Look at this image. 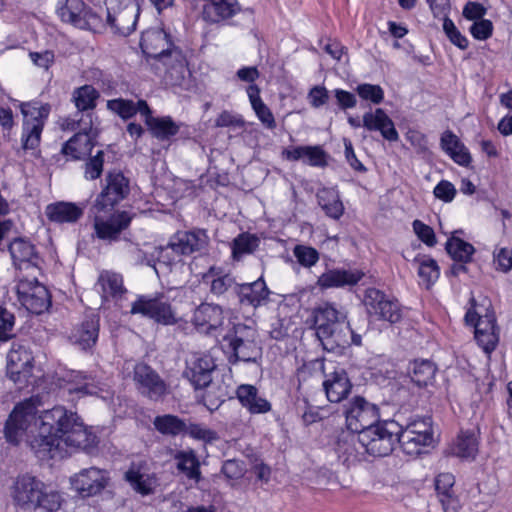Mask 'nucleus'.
I'll list each match as a JSON object with an SVG mask.
<instances>
[{"label":"nucleus","mask_w":512,"mask_h":512,"mask_svg":"<svg viewBox=\"0 0 512 512\" xmlns=\"http://www.w3.org/2000/svg\"><path fill=\"white\" fill-rule=\"evenodd\" d=\"M5 436L13 444L25 440L40 460L63 458L74 449L90 452L97 443L75 412L55 406L38 415L35 398L15 406L6 422Z\"/></svg>","instance_id":"nucleus-1"},{"label":"nucleus","mask_w":512,"mask_h":512,"mask_svg":"<svg viewBox=\"0 0 512 512\" xmlns=\"http://www.w3.org/2000/svg\"><path fill=\"white\" fill-rule=\"evenodd\" d=\"M312 314L317 338L326 351L340 353L351 345H361L362 337L350 327L344 309L327 302L316 307Z\"/></svg>","instance_id":"nucleus-2"},{"label":"nucleus","mask_w":512,"mask_h":512,"mask_svg":"<svg viewBox=\"0 0 512 512\" xmlns=\"http://www.w3.org/2000/svg\"><path fill=\"white\" fill-rule=\"evenodd\" d=\"M467 325L474 327V339L486 355H490L497 347L500 329L490 304H476L472 299L471 307L465 314Z\"/></svg>","instance_id":"nucleus-3"},{"label":"nucleus","mask_w":512,"mask_h":512,"mask_svg":"<svg viewBox=\"0 0 512 512\" xmlns=\"http://www.w3.org/2000/svg\"><path fill=\"white\" fill-rule=\"evenodd\" d=\"M397 442L409 456H418L435 444L432 418L429 416L411 417L406 425L396 428Z\"/></svg>","instance_id":"nucleus-4"},{"label":"nucleus","mask_w":512,"mask_h":512,"mask_svg":"<svg viewBox=\"0 0 512 512\" xmlns=\"http://www.w3.org/2000/svg\"><path fill=\"white\" fill-rule=\"evenodd\" d=\"M209 241L205 230L178 231L169 240L166 247L161 248L159 263L172 266L180 262L181 255H190L204 249Z\"/></svg>","instance_id":"nucleus-5"},{"label":"nucleus","mask_w":512,"mask_h":512,"mask_svg":"<svg viewBox=\"0 0 512 512\" xmlns=\"http://www.w3.org/2000/svg\"><path fill=\"white\" fill-rule=\"evenodd\" d=\"M396 428L394 422H378L358 435L360 448L374 457L389 455L397 443Z\"/></svg>","instance_id":"nucleus-6"},{"label":"nucleus","mask_w":512,"mask_h":512,"mask_svg":"<svg viewBox=\"0 0 512 512\" xmlns=\"http://www.w3.org/2000/svg\"><path fill=\"white\" fill-rule=\"evenodd\" d=\"M20 109L24 117L22 147L25 150H32L40 143L43 127L50 113V106L38 102H28L21 103Z\"/></svg>","instance_id":"nucleus-7"},{"label":"nucleus","mask_w":512,"mask_h":512,"mask_svg":"<svg viewBox=\"0 0 512 512\" xmlns=\"http://www.w3.org/2000/svg\"><path fill=\"white\" fill-rule=\"evenodd\" d=\"M254 329L239 324L234 327V332L223 337L222 346L232 353L236 360L251 362L261 354V348L255 340Z\"/></svg>","instance_id":"nucleus-8"},{"label":"nucleus","mask_w":512,"mask_h":512,"mask_svg":"<svg viewBox=\"0 0 512 512\" xmlns=\"http://www.w3.org/2000/svg\"><path fill=\"white\" fill-rule=\"evenodd\" d=\"M131 314H140L162 325L177 323L178 317L164 294L140 295L132 303Z\"/></svg>","instance_id":"nucleus-9"},{"label":"nucleus","mask_w":512,"mask_h":512,"mask_svg":"<svg viewBox=\"0 0 512 512\" xmlns=\"http://www.w3.org/2000/svg\"><path fill=\"white\" fill-rule=\"evenodd\" d=\"M166 85L184 86L191 76L186 56L178 47L162 55L153 63Z\"/></svg>","instance_id":"nucleus-10"},{"label":"nucleus","mask_w":512,"mask_h":512,"mask_svg":"<svg viewBox=\"0 0 512 512\" xmlns=\"http://www.w3.org/2000/svg\"><path fill=\"white\" fill-rule=\"evenodd\" d=\"M130 193V181L120 171H110L106 174L102 190L97 196L94 208L98 211L111 210L124 200Z\"/></svg>","instance_id":"nucleus-11"},{"label":"nucleus","mask_w":512,"mask_h":512,"mask_svg":"<svg viewBox=\"0 0 512 512\" xmlns=\"http://www.w3.org/2000/svg\"><path fill=\"white\" fill-rule=\"evenodd\" d=\"M379 418L378 407L360 396L354 397L345 410L347 429L358 435L377 424Z\"/></svg>","instance_id":"nucleus-12"},{"label":"nucleus","mask_w":512,"mask_h":512,"mask_svg":"<svg viewBox=\"0 0 512 512\" xmlns=\"http://www.w3.org/2000/svg\"><path fill=\"white\" fill-rule=\"evenodd\" d=\"M110 472L98 467L81 469L70 477L72 490L83 498L101 494L110 484Z\"/></svg>","instance_id":"nucleus-13"},{"label":"nucleus","mask_w":512,"mask_h":512,"mask_svg":"<svg viewBox=\"0 0 512 512\" xmlns=\"http://www.w3.org/2000/svg\"><path fill=\"white\" fill-rule=\"evenodd\" d=\"M45 483L30 474L19 475L9 487V495L13 503L23 510L33 511L39 504Z\"/></svg>","instance_id":"nucleus-14"},{"label":"nucleus","mask_w":512,"mask_h":512,"mask_svg":"<svg viewBox=\"0 0 512 512\" xmlns=\"http://www.w3.org/2000/svg\"><path fill=\"white\" fill-rule=\"evenodd\" d=\"M56 13L63 22L79 29L96 30L101 23L100 17L82 0H59Z\"/></svg>","instance_id":"nucleus-15"},{"label":"nucleus","mask_w":512,"mask_h":512,"mask_svg":"<svg viewBox=\"0 0 512 512\" xmlns=\"http://www.w3.org/2000/svg\"><path fill=\"white\" fill-rule=\"evenodd\" d=\"M18 301L29 312L41 314L51 305L47 288L33 279H20L15 286Z\"/></svg>","instance_id":"nucleus-16"},{"label":"nucleus","mask_w":512,"mask_h":512,"mask_svg":"<svg viewBox=\"0 0 512 512\" xmlns=\"http://www.w3.org/2000/svg\"><path fill=\"white\" fill-rule=\"evenodd\" d=\"M364 305L367 313L376 320L396 323L402 317L399 303L375 288L366 290Z\"/></svg>","instance_id":"nucleus-17"},{"label":"nucleus","mask_w":512,"mask_h":512,"mask_svg":"<svg viewBox=\"0 0 512 512\" xmlns=\"http://www.w3.org/2000/svg\"><path fill=\"white\" fill-rule=\"evenodd\" d=\"M33 357L31 352L20 343H13L7 354V375L20 385L31 376Z\"/></svg>","instance_id":"nucleus-18"},{"label":"nucleus","mask_w":512,"mask_h":512,"mask_svg":"<svg viewBox=\"0 0 512 512\" xmlns=\"http://www.w3.org/2000/svg\"><path fill=\"white\" fill-rule=\"evenodd\" d=\"M213 358L202 352L192 353L186 360L185 375L196 389L208 386L212 381L215 369Z\"/></svg>","instance_id":"nucleus-19"},{"label":"nucleus","mask_w":512,"mask_h":512,"mask_svg":"<svg viewBox=\"0 0 512 512\" xmlns=\"http://www.w3.org/2000/svg\"><path fill=\"white\" fill-rule=\"evenodd\" d=\"M364 277V272L357 268H333L323 272L317 279L316 285L322 289L344 288L355 286Z\"/></svg>","instance_id":"nucleus-20"},{"label":"nucleus","mask_w":512,"mask_h":512,"mask_svg":"<svg viewBox=\"0 0 512 512\" xmlns=\"http://www.w3.org/2000/svg\"><path fill=\"white\" fill-rule=\"evenodd\" d=\"M131 220L132 216L126 211H117L107 219L101 215H95L94 230L100 239L115 240L121 231L130 225Z\"/></svg>","instance_id":"nucleus-21"},{"label":"nucleus","mask_w":512,"mask_h":512,"mask_svg":"<svg viewBox=\"0 0 512 512\" xmlns=\"http://www.w3.org/2000/svg\"><path fill=\"white\" fill-rule=\"evenodd\" d=\"M134 376L138 389L151 399H158L166 391L165 383L160 379L158 374L148 365L138 363L133 366Z\"/></svg>","instance_id":"nucleus-22"},{"label":"nucleus","mask_w":512,"mask_h":512,"mask_svg":"<svg viewBox=\"0 0 512 512\" xmlns=\"http://www.w3.org/2000/svg\"><path fill=\"white\" fill-rule=\"evenodd\" d=\"M363 127L368 131H378L389 142H396L399 139V133L393 120L382 108L365 112L363 114Z\"/></svg>","instance_id":"nucleus-23"},{"label":"nucleus","mask_w":512,"mask_h":512,"mask_svg":"<svg viewBox=\"0 0 512 512\" xmlns=\"http://www.w3.org/2000/svg\"><path fill=\"white\" fill-rule=\"evenodd\" d=\"M9 252L17 269L35 270L39 268L40 257L30 241L24 238L13 240L9 245Z\"/></svg>","instance_id":"nucleus-24"},{"label":"nucleus","mask_w":512,"mask_h":512,"mask_svg":"<svg viewBox=\"0 0 512 512\" xmlns=\"http://www.w3.org/2000/svg\"><path fill=\"white\" fill-rule=\"evenodd\" d=\"M140 46L143 53L156 62L175 47L169 35L162 29H149L142 33Z\"/></svg>","instance_id":"nucleus-25"},{"label":"nucleus","mask_w":512,"mask_h":512,"mask_svg":"<svg viewBox=\"0 0 512 512\" xmlns=\"http://www.w3.org/2000/svg\"><path fill=\"white\" fill-rule=\"evenodd\" d=\"M224 321L223 309L217 304L202 303L194 311L192 322L201 333H211Z\"/></svg>","instance_id":"nucleus-26"},{"label":"nucleus","mask_w":512,"mask_h":512,"mask_svg":"<svg viewBox=\"0 0 512 512\" xmlns=\"http://www.w3.org/2000/svg\"><path fill=\"white\" fill-rule=\"evenodd\" d=\"M125 480L142 496L153 494L158 486L156 474L148 472L142 464H132L125 472Z\"/></svg>","instance_id":"nucleus-27"},{"label":"nucleus","mask_w":512,"mask_h":512,"mask_svg":"<svg viewBox=\"0 0 512 512\" xmlns=\"http://www.w3.org/2000/svg\"><path fill=\"white\" fill-rule=\"evenodd\" d=\"M335 452L343 464L350 466L363 460L365 452L358 443V434L343 432L335 444Z\"/></svg>","instance_id":"nucleus-28"},{"label":"nucleus","mask_w":512,"mask_h":512,"mask_svg":"<svg viewBox=\"0 0 512 512\" xmlns=\"http://www.w3.org/2000/svg\"><path fill=\"white\" fill-rule=\"evenodd\" d=\"M351 383L344 369H335L325 374L323 388L327 399L332 403H338L345 399L351 391Z\"/></svg>","instance_id":"nucleus-29"},{"label":"nucleus","mask_w":512,"mask_h":512,"mask_svg":"<svg viewBox=\"0 0 512 512\" xmlns=\"http://www.w3.org/2000/svg\"><path fill=\"white\" fill-rule=\"evenodd\" d=\"M107 10V23L114 30L123 36H127L135 30L137 19L140 13V8L134 6L118 7L113 10Z\"/></svg>","instance_id":"nucleus-30"},{"label":"nucleus","mask_w":512,"mask_h":512,"mask_svg":"<svg viewBox=\"0 0 512 512\" xmlns=\"http://www.w3.org/2000/svg\"><path fill=\"white\" fill-rule=\"evenodd\" d=\"M282 156L289 161H299L312 166L324 167L327 164V154L321 146H292L283 150Z\"/></svg>","instance_id":"nucleus-31"},{"label":"nucleus","mask_w":512,"mask_h":512,"mask_svg":"<svg viewBox=\"0 0 512 512\" xmlns=\"http://www.w3.org/2000/svg\"><path fill=\"white\" fill-rule=\"evenodd\" d=\"M140 105L142 109L141 116L153 136L158 139L165 140L178 133L179 126L171 119V117H153L152 111L147 102L140 103Z\"/></svg>","instance_id":"nucleus-32"},{"label":"nucleus","mask_w":512,"mask_h":512,"mask_svg":"<svg viewBox=\"0 0 512 512\" xmlns=\"http://www.w3.org/2000/svg\"><path fill=\"white\" fill-rule=\"evenodd\" d=\"M237 293L241 303L257 308L268 303L271 292L261 276L251 283L238 285Z\"/></svg>","instance_id":"nucleus-33"},{"label":"nucleus","mask_w":512,"mask_h":512,"mask_svg":"<svg viewBox=\"0 0 512 512\" xmlns=\"http://www.w3.org/2000/svg\"><path fill=\"white\" fill-rule=\"evenodd\" d=\"M96 131L90 126L88 130L75 134L62 148L66 156L74 160L82 159L91 153L95 145Z\"/></svg>","instance_id":"nucleus-34"},{"label":"nucleus","mask_w":512,"mask_h":512,"mask_svg":"<svg viewBox=\"0 0 512 512\" xmlns=\"http://www.w3.org/2000/svg\"><path fill=\"white\" fill-rule=\"evenodd\" d=\"M239 11L237 0H206L202 7V19L219 23L233 17Z\"/></svg>","instance_id":"nucleus-35"},{"label":"nucleus","mask_w":512,"mask_h":512,"mask_svg":"<svg viewBox=\"0 0 512 512\" xmlns=\"http://www.w3.org/2000/svg\"><path fill=\"white\" fill-rule=\"evenodd\" d=\"M99 334V319L95 315L86 317L70 335L73 344L86 350L96 344Z\"/></svg>","instance_id":"nucleus-36"},{"label":"nucleus","mask_w":512,"mask_h":512,"mask_svg":"<svg viewBox=\"0 0 512 512\" xmlns=\"http://www.w3.org/2000/svg\"><path fill=\"white\" fill-rule=\"evenodd\" d=\"M236 396L241 405L251 414H265L272 409L271 403L260 396L258 389L250 384H242L236 390Z\"/></svg>","instance_id":"nucleus-37"},{"label":"nucleus","mask_w":512,"mask_h":512,"mask_svg":"<svg viewBox=\"0 0 512 512\" xmlns=\"http://www.w3.org/2000/svg\"><path fill=\"white\" fill-rule=\"evenodd\" d=\"M434 483L438 499L444 512H457L459 502L453 490L455 484L454 475L448 472L439 473L435 477Z\"/></svg>","instance_id":"nucleus-38"},{"label":"nucleus","mask_w":512,"mask_h":512,"mask_svg":"<svg viewBox=\"0 0 512 512\" xmlns=\"http://www.w3.org/2000/svg\"><path fill=\"white\" fill-rule=\"evenodd\" d=\"M84 208L72 202H57L47 206L46 215L53 222L74 223L82 217Z\"/></svg>","instance_id":"nucleus-39"},{"label":"nucleus","mask_w":512,"mask_h":512,"mask_svg":"<svg viewBox=\"0 0 512 512\" xmlns=\"http://www.w3.org/2000/svg\"><path fill=\"white\" fill-rule=\"evenodd\" d=\"M441 148L450 158L461 166H468L472 157L467 147L451 131H446L441 136Z\"/></svg>","instance_id":"nucleus-40"},{"label":"nucleus","mask_w":512,"mask_h":512,"mask_svg":"<svg viewBox=\"0 0 512 512\" xmlns=\"http://www.w3.org/2000/svg\"><path fill=\"white\" fill-rule=\"evenodd\" d=\"M97 286L104 300L113 299L118 301L126 292L122 276L114 272H102L98 278Z\"/></svg>","instance_id":"nucleus-41"},{"label":"nucleus","mask_w":512,"mask_h":512,"mask_svg":"<svg viewBox=\"0 0 512 512\" xmlns=\"http://www.w3.org/2000/svg\"><path fill=\"white\" fill-rule=\"evenodd\" d=\"M39 504H36L33 511L42 512H70L68 502L63 493L45 484L41 493Z\"/></svg>","instance_id":"nucleus-42"},{"label":"nucleus","mask_w":512,"mask_h":512,"mask_svg":"<svg viewBox=\"0 0 512 512\" xmlns=\"http://www.w3.org/2000/svg\"><path fill=\"white\" fill-rule=\"evenodd\" d=\"M66 390L69 394H76L78 397L98 395L103 391L90 377L79 371H72L67 375Z\"/></svg>","instance_id":"nucleus-43"},{"label":"nucleus","mask_w":512,"mask_h":512,"mask_svg":"<svg viewBox=\"0 0 512 512\" xmlns=\"http://www.w3.org/2000/svg\"><path fill=\"white\" fill-rule=\"evenodd\" d=\"M478 439L474 431H462L450 446V453L464 459H474L478 452Z\"/></svg>","instance_id":"nucleus-44"},{"label":"nucleus","mask_w":512,"mask_h":512,"mask_svg":"<svg viewBox=\"0 0 512 512\" xmlns=\"http://www.w3.org/2000/svg\"><path fill=\"white\" fill-rule=\"evenodd\" d=\"M250 104L259 121L267 128L274 129L276 121L269 107L260 97V89L257 85L251 84L246 89Z\"/></svg>","instance_id":"nucleus-45"},{"label":"nucleus","mask_w":512,"mask_h":512,"mask_svg":"<svg viewBox=\"0 0 512 512\" xmlns=\"http://www.w3.org/2000/svg\"><path fill=\"white\" fill-rule=\"evenodd\" d=\"M203 281L210 284V291L216 296L223 295L234 284V278L224 273L218 267H210L209 270L203 275Z\"/></svg>","instance_id":"nucleus-46"},{"label":"nucleus","mask_w":512,"mask_h":512,"mask_svg":"<svg viewBox=\"0 0 512 512\" xmlns=\"http://www.w3.org/2000/svg\"><path fill=\"white\" fill-rule=\"evenodd\" d=\"M174 459L177 462V469L184 473L188 479L195 482L200 480V463L193 450L177 451Z\"/></svg>","instance_id":"nucleus-47"},{"label":"nucleus","mask_w":512,"mask_h":512,"mask_svg":"<svg viewBox=\"0 0 512 512\" xmlns=\"http://www.w3.org/2000/svg\"><path fill=\"white\" fill-rule=\"evenodd\" d=\"M418 264L420 284L429 289L438 280L440 269L437 262L429 256L423 255L415 258Z\"/></svg>","instance_id":"nucleus-48"},{"label":"nucleus","mask_w":512,"mask_h":512,"mask_svg":"<svg viewBox=\"0 0 512 512\" xmlns=\"http://www.w3.org/2000/svg\"><path fill=\"white\" fill-rule=\"evenodd\" d=\"M318 203L325 211L326 215L339 219L344 212V207L340 201L338 193L334 189L324 188L317 194Z\"/></svg>","instance_id":"nucleus-49"},{"label":"nucleus","mask_w":512,"mask_h":512,"mask_svg":"<svg viewBox=\"0 0 512 512\" xmlns=\"http://www.w3.org/2000/svg\"><path fill=\"white\" fill-rule=\"evenodd\" d=\"M155 429L162 435L178 436L185 432L186 423L179 417L171 414L157 416L153 421Z\"/></svg>","instance_id":"nucleus-50"},{"label":"nucleus","mask_w":512,"mask_h":512,"mask_svg":"<svg viewBox=\"0 0 512 512\" xmlns=\"http://www.w3.org/2000/svg\"><path fill=\"white\" fill-rule=\"evenodd\" d=\"M435 373L436 367L429 360H416L410 369L411 379L418 386L428 385L433 380Z\"/></svg>","instance_id":"nucleus-51"},{"label":"nucleus","mask_w":512,"mask_h":512,"mask_svg":"<svg viewBox=\"0 0 512 512\" xmlns=\"http://www.w3.org/2000/svg\"><path fill=\"white\" fill-rule=\"evenodd\" d=\"M146 102L139 99L137 102L129 99L117 98L107 101V108L113 113L117 114L122 119H129L136 113L141 115L140 103Z\"/></svg>","instance_id":"nucleus-52"},{"label":"nucleus","mask_w":512,"mask_h":512,"mask_svg":"<svg viewBox=\"0 0 512 512\" xmlns=\"http://www.w3.org/2000/svg\"><path fill=\"white\" fill-rule=\"evenodd\" d=\"M446 250L453 259L464 263L469 262L475 252L472 244L455 236L448 239Z\"/></svg>","instance_id":"nucleus-53"},{"label":"nucleus","mask_w":512,"mask_h":512,"mask_svg":"<svg viewBox=\"0 0 512 512\" xmlns=\"http://www.w3.org/2000/svg\"><path fill=\"white\" fill-rule=\"evenodd\" d=\"M98 97V91L91 85L81 86L73 92V101L79 111L93 109Z\"/></svg>","instance_id":"nucleus-54"},{"label":"nucleus","mask_w":512,"mask_h":512,"mask_svg":"<svg viewBox=\"0 0 512 512\" xmlns=\"http://www.w3.org/2000/svg\"><path fill=\"white\" fill-rule=\"evenodd\" d=\"M258 238L249 233H242L232 243V256L239 260L242 256L252 253L258 246Z\"/></svg>","instance_id":"nucleus-55"},{"label":"nucleus","mask_w":512,"mask_h":512,"mask_svg":"<svg viewBox=\"0 0 512 512\" xmlns=\"http://www.w3.org/2000/svg\"><path fill=\"white\" fill-rule=\"evenodd\" d=\"M185 433H187L191 438L201 441L204 444H212L219 440V435L216 431L202 424L186 425Z\"/></svg>","instance_id":"nucleus-56"},{"label":"nucleus","mask_w":512,"mask_h":512,"mask_svg":"<svg viewBox=\"0 0 512 512\" xmlns=\"http://www.w3.org/2000/svg\"><path fill=\"white\" fill-rule=\"evenodd\" d=\"M442 28L445 35L453 45L461 50L468 48L469 41L467 37L460 32V30L449 17H444Z\"/></svg>","instance_id":"nucleus-57"},{"label":"nucleus","mask_w":512,"mask_h":512,"mask_svg":"<svg viewBox=\"0 0 512 512\" xmlns=\"http://www.w3.org/2000/svg\"><path fill=\"white\" fill-rule=\"evenodd\" d=\"M293 255L298 263L305 268L313 267L320 258L319 252L315 248L306 245H296L293 249Z\"/></svg>","instance_id":"nucleus-58"},{"label":"nucleus","mask_w":512,"mask_h":512,"mask_svg":"<svg viewBox=\"0 0 512 512\" xmlns=\"http://www.w3.org/2000/svg\"><path fill=\"white\" fill-rule=\"evenodd\" d=\"M358 96L372 104L378 105L384 100V90L381 86L370 83L359 84L356 87Z\"/></svg>","instance_id":"nucleus-59"},{"label":"nucleus","mask_w":512,"mask_h":512,"mask_svg":"<svg viewBox=\"0 0 512 512\" xmlns=\"http://www.w3.org/2000/svg\"><path fill=\"white\" fill-rule=\"evenodd\" d=\"M493 261L497 271L510 272L512 270V248L496 247L493 251Z\"/></svg>","instance_id":"nucleus-60"},{"label":"nucleus","mask_w":512,"mask_h":512,"mask_svg":"<svg viewBox=\"0 0 512 512\" xmlns=\"http://www.w3.org/2000/svg\"><path fill=\"white\" fill-rule=\"evenodd\" d=\"M413 231L425 245L433 247L436 245V236L434 230L420 220H414L412 223Z\"/></svg>","instance_id":"nucleus-61"},{"label":"nucleus","mask_w":512,"mask_h":512,"mask_svg":"<svg viewBox=\"0 0 512 512\" xmlns=\"http://www.w3.org/2000/svg\"><path fill=\"white\" fill-rule=\"evenodd\" d=\"M103 152L98 151L85 165V178L95 180L100 177L103 171Z\"/></svg>","instance_id":"nucleus-62"},{"label":"nucleus","mask_w":512,"mask_h":512,"mask_svg":"<svg viewBox=\"0 0 512 512\" xmlns=\"http://www.w3.org/2000/svg\"><path fill=\"white\" fill-rule=\"evenodd\" d=\"M493 32V24L490 20L481 19L475 21L470 27V33L477 40H486L488 39Z\"/></svg>","instance_id":"nucleus-63"},{"label":"nucleus","mask_w":512,"mask_h":512,"mask_svg":"<svg viewBox=\"0 0 512 512\" xmlns=\"http://www.w3.org/2000/svg\"><path fill=\"white\" fill-rule=\"evenodd\" d=\"M29 58L35 66L47 71L54 64L55 54L51 50L30 52Z\"/></svg>","instance_id":"nucleus-64"}]
</instances>
